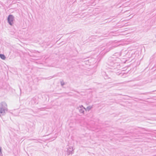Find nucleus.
Returning a JSON list of instances; mask_svg holds the SVG:
<instances>
[{"instance_id": "nucleus-1", "label": "nucleus", "mask_w": 156, "mask_h": 156, "mask_svg": "<svg viewBox=\"0 0 156 156\" xmlns=\"http://www.w3.org/2000/svg\"><path fill=\"white\" fill-rule=\"evenodd\" d=\"M8 111L7 105L6 103L4 102H2L0 103V116L5 115Z\"/></svg>"}, {"instance_id": "nucleus-2", "label": "nucleus", "mask_w": 156, "mask_h": 156, "mask_svg": "<svg viewBox=\"0 0 156 156\" xmlns=\"http://www.w3.org/2000/svg\"><path fill=\"white\" fill-rule=\"evenodd\" d=\"M74 149L72 147H69L67 151V155L68 156H71L74 153Z\"/></svg>"}, {"instance_id": "nucleus-3", "label": "nucleus", "mask_w": 156, "mask_h": 156, "mask_svg": "<svg viewBox=\"0 0 156 156\" xmlns=\"http://www.w3.org/2000/svg\"><path fill=\"white\" fill-rule=\"evenodd\" d=\"M80 114L82 115L84 114L85 108L83 105H79L77 108Z\"/></svg>"}, {"instance_id": "nucleus-4", "label": "nucleus", "mask_w": 156, "mask_h": 156, "mask_svg": "<svg viewBox=\"0 0 156 156\" xmlns=\"http://www.w3.org/2000/svg\"><path fill=\"white\" fill-rule=\"evenodd\" d=\"M14 17L12 15H9L8 18V21L10 25H12L13 24Z\"/></svg>"}, {"instance_id": "nucleus-5", "label": "nucleus", "mask_w": 156, "mask_h": 156, "mask_svg": "<svg viewBox=\"0 0 156 156\" xmlns=\"http://www.w3.org/2000/svg\"><path fill=\"white\" fill-rule=\"evenodd\" d=\"M93 108L92 105H89L87 106L86 108H85V111H89Z\"/></svg>"}, {"instance_id": "nucleus-6", "label": "nucleus", "mask_w": 156, "mask_h": 156, "mask_svg": "<svg viewBox=\"0 0 156 156\" xmlns=\"http://www.w3.org/2000/svg\"><path fill=\"white\" fill-rule=\"evenodd\" d=\"M0 57L3 60H5L6 58L5 56L4 55L2 54H0Z\"/></svg>"}, {"instance_id": "nucleus-7", "label": "nucleus", "mask_w": 156, "mask_h": 156, "mask_svg": "<svg viewBox=\"0 0 156 156\" xmlns=\"http://www.w3.org/2000/svg\"><path fill=\"white\" fill-rule=\"evenodd\" d=\"M61 84L62 86H63L64 85L65 83L63 81H62L61 82Z\"/></svg>"}, {"instance_id": "nucleus-8", "label": "nucleus", "mask_w": 156, "mask_h": 156, "mask_svg": "<svg viewBox=\"0 0 156 156\" xmlns=\"http://www.w3.org/2000/svg\"><path fill=\"white\" fill-rule=\"evenodd\" d=\"M155 37L156 38V34L155 35Z\"/></svg>"}]
</instances>
